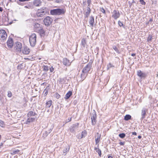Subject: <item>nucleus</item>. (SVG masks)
Returning <instances> with one entry per match:
<instances>
[{"label":"nucleus","mask_w":158,"mask_h":158,"mask_svg":"<svg viewBox=\"0 0 158 158\" xmlns=\"http://www.w3.org/2000/svg\"><path fill=\"white\" fill-rule=\"evenodd\" d=\"M66 10L64 8L62 9L57 8L50 10V14L52 15H60L64 14Z\"/></svg>","instance_id":"f257e3e1"},{"label":"nucleus","mask_w":158,"mask_h":158,"mask_svg":"<svg viewBox=\"0 0 158 158\" xmlns=\"http://www.w3.org/2000/svg\"><path fill=\"white\" fill-rule=\"evenodd\" d=\"M48 12V9L44 7L37 10L36 15L38 17H42L46 15Z\"/></svg>","instance_id":"f03ea898"},{"label":"nucleus","mask_w":158,"mask_h":158,"mask_svg":"<svg viewBox=\"0 0 158 158\" xmlns=\"http://www.w3.org/2000/svg\"><path fill=\"white\" fill-rule=\"evenodd\" d=\"M36 35L35 34H32L29 37V40L31 45L34 47L36 43Z\"/></svg>","instance_id":"7ed1b4c3"},{"label":"nucleus","mask_w":158,"mask_h":158,"mask_svg":"<svg viewBox=\"0 0 158 158\" xmlns=\"http://www.w3.org/2000/svg\"><path fill=\"white\" fill-rule=\"evenodd\" d=\"M88 70H81L79 71L78 75L80 76L82 81L84 79L87 75Z\"/></svg>","instance_id":"20e7f679"},{"label":"nucleus","mask_w":158,"mask_h":158,"mask_svg":"<svg viewBox=\"0 0 158 158\" xmlns=\"http://www.w3.org/2000/svg\"><path fill=\"white\" fill-rule=\"evenodd\" d=\"M53 19L49 16L45 18L44 20V22L45 26H48L52 23Z\"/></svg>","instance_id":"39448f33"},{"label":"nucleus","mask_w":158,"mask_h":158,"mask_svg":"<svg viewBox=\"0 0 158 158\" xmlns=\"http://www.w3.org/2000/svg\"><path fill=\"white\" fill-rule=\"evenodd\" d=\"M7 36L5 30H0V40L4 41L5 40Z\"/></svg>","instance_id":"423d86ee"},{"label":"nucleus","mask_w":158,"mask_h":158,"mask_svg":"<svg viewBox=\"0 0 158 158\" xmlns=\"http://www.w3.org/2000/svg\"><path fill=\"white\" fill-rule=\"evenodd\" d=\"M22 48V44L20 42H17L15 45L14 49L16 51L21 52Z\"/></svg>","instance_id":"0eeeda50"},{"label":"nucleus","mask_w":158,"mask_h":158,"mask_svg":"<svg viewBox=\"0 0 158 158\" xmlns=\"http://www.w3.org/2000/svg\"><path fill=\"white\" fill-rule=\"evenodd\" d=\"M148 109L145 107H143L141 110V117L140 118L141 120H143L144 118L147 115V113L148 111Z\"/></svg>","instance_id":"6e6552de"},{"label":"nucleus","mask_w":158,"mask_h":158,"mask_svg":"<svg viewBox=\"0 0 158 158\" xmlns=\"http://www.w3.org/2000/svg\"><path fill=\"white\" fill-rule=\"evenodd\" d=\"M43 27L42 25L38 23H35L34 25V31L37 32L41 30Z\"/></svg>","instance_id":"1a4fd4ad"},{"label":"nucleus","mask_w":158,"mask_h":158,"mask_svg":"<svg viewBox=\"0 0 158 158\" xmlns=\"http://www.w3.org/2000/svg\"><path fill=\"white\" fill-rule=\"evenodd\" d=\"M120 13L118 11L114 10L113 12L112 17L115 19H117L120 16Z\"/></svg>","instance_id":"9d476101"},{"label":"nucleus","mask_w":158,"mask_h":158,"mask_svg":"<svg viewBox=\"0 0 158 158\" xmlns=\"http://www.w3.org/2000/svg\"><path fill=\"white\" fill-rule=\"evenodd\" d=\"M96 114L95 112H94V114H91V118L92 125H94L96 124Z\"/></svg>","instance_id":"9b49d317"},{"label":"nucleus","mask_w":158,"mask_h":158,"mask_svg":"<svg viewBox=\"0 0 158 158\" xmlns=\"http://www.w3.org/2000/svg\"><path fill=\"white\" fill-rule=\"evenodd\" d=\"M137 74L139 77L141 78H145L147 75L145 73L141 71L140 70H139L137 71Z\"/></svg>","instance_id":"f8f14e48"},{"label":"nucleus","mask_w":158,"mask_h":158,"mask_svg":"<svg viewBox=\"0 0 158 158\" xmlns=\"http://www.w3.org/2000/svg\"><path fill=\"white\" fill-rule=\"evenodd\" d=\"M89 24L90 27L92 28L94 27V17L93 16H91L89 19Z\"/></svg>","instance_id":"ddd939ff"},{"label":"nucleus","mask_w":158,"mask_h":158,"mask_svg":"<svg viewBox=\"0 0 158 158\" xmlns=\"http://www.w3.org/2000/svg\"><path fill=\"white\" fill-rule=\"evenodd\" d=\"M7 44L9 48H12L13 45V39L11 38H9L7 41Z\"/></svg>","instance_id":"4468645a"},{"label":"nucleus","mask_w":158,"mask_h":158,"mask_svg":"<svg viewBox=\"0 0 158 158\" xmlns=\"http://www.w3.org/2000/svg\"><path fill=\"white\" fill-rule=\"evenodd\" d=\"M91 12V9L89 7H87L86 10H85V17L88 18Z\"/></svg>","instance_id":"2eb2a0df"},{"label":"nucleus","mask_w":158,"mask_h":158,"mask_svg":"<svg viewBox=\"0 0 158 158\" xmlns=\"http://www.w3.org/2000/svg\"><path fill=\"white\" fill-rule=\"evenodd\" d=\"M53 128V127H52L49 129L48 131H45L43 133V136L44 138L46 137L52 131V130Z\"/></svg>","instance_id":"dca6fc26"},{"label":"nucleus","mask_w":158,"mask_h":158,"mask_svg":"<svg viewBox=\"0 0 158 158\" xmlns=\"http://www.w3.org/2000/svg\"><path fill=\"white\" fill-rule=\"evenodd\" d=\"M30 52V49L27 47H24L22 50V53L25 54H28Z\"/></svg>","instance_id":"f3484780"},{"label":"nucleus","mask_w":158,"mask_h":158,"mask_svg":"<svg viewBox=\"0 0 158 158\" xmlns=\"http://www.w3.org/2000/svg\"><path fill=\"white\" fill-rule=\"evenodd\" d=\"M41 3L42 2L40 0H35L33 2V5L36 6H41Z\"/></svg>","instance_id":"a211bd4d"},{"label":"nucleus","mask_w":158,"mask_h":158,"mask_svg":"<svg viewBox=\"0 0 158 158\" xmlns=\"http://www.w3.org/2000/svg\"><path fill=\"white\" fill-rule=\"evenodd\" d=\"M93 61L90 60L89 63L85 66L83 69H91L92 68V64Z\"/></svg>","instance_id":"6ab92c4d"},{"label":"nucleus","mask_w":158,"mask_h":158,"mask_svg":"<svg viewBox=\"0 0 158 158\" xmlns=\"http://www.w3.org/2000/svg\"><path fill=\"white\" fill-rule=\"evenodd\" d=\"M70 147L69 146L67 145L66 146L63 150V152L64 156L69 151Z\"/></svg>","instance_id":"aec40b11"},{"label":"nucleus","mask_w":158,"mask_h":158,"mask_svg":"<svg viewBox=\"0 0 158 158\" xmlns=\"http://www.w3.org/2000/svg\"><path fill=\"white\" fill-rule=\"evenodd\" d=\"M63 63L66 66H69L70 63L69 60L66 58H64L63 59Z\"/></svg>","instance_id":"412c9836"},{"label":"nucleus","mask_w":158,"mask_h":158,"mask_svg":"<svg viewBox=\"0 0 158 158\" xmlns=\"http://www.w3.org/2000/svg\"><path fill=\"white\" fill-rule=\"evenodd\" d=\"M97 137L95 138V143L96 144H98L100 141L101 135L98 133H97Z\"/></svg>","instance_id":"4be33fe9"},{"label":"nucleus","mask_w":158,"mask_h":158,"mask_svg":"<svg viewBox=\"0 0 158 158\" xmlns=\"http://www.w3.org/2000/svg\"><path fill=\"white\" fill-rule=\"evenodd\" d=\"M72 94V93L71 91H69L66 94L64 97L65 99H68Z\"/></svg>","instance_id":"5701e85b"},{"label":"nucleus","mask_w":158,"mask_h":158,"mask_svg":"<svg viewBox=\"0 0 158 158\" xmlns=\"http://www.w3.org/2000/svg\"><path fill=\"white\" fill-rule=\"evenodd\" d=\"M98 146L97 148V147H95L94 149L95 150H96V152L98 153L99 156L100 157L101 155V150L99 149L98 148V147L99 146V144H98Z\"/></svg>","instance_id":"b1692460"},{"label":"nucleus","mask_w":158,"mask_h":158,"mask_svg":"<svg viewBox=\"0 0 158 158\" xmlns=\"http://www.w3.org/2000/svg\"><path fill=\"white\" fill-rule=\"evenodd\" d=\"M52 101L49 100L46 102V108H49L52 105Z\"/></svg>","instance_id":"393cba45"},{"label":"nucleus","mask_w":158,"mask_h":158,"mask_svg":"<svg viewBox=\"0 0 158 158\" xmlns=\"http://www.w3.org/2000/svg\"><path fill=\"white\" fill-rule=\"evenodd\" d=\"M49 89V86H47L46 88L44 89L43 93H44V95L45 96H46L48 94V92Z\"/></svg>","instance_id":"a878e982"},{"label":"nucleus","mask_w":158,"mask_h":158,"mask_svg":"<svg viewBox=\"0 0 158 158\" xmlns=\"http://www.w3.org/2000/svg\"><path fill=\"white\" fill-rule=\"evenodd\" d=\"M35 120V118L30 117H29V118H27V121L26 122V124H27L28 123H30L31 122H32Z\"/></svg>","instance_id":"bb28decb"},{"label":"nucleus","mask_w":158,"mask_h":158,"mask_svg":"<svg viewBox=\"0 0 158 158\" xmlns=\"http://www.w3.org/2000/svg\"><path fill=\"white\" fill-rule=\"evenodd\" d=\"M37 32L39 33L42 36L44 35L45 31L44 30L43 27H42V29H41V30H40L39 31H37Z\"/></svg>","instance_id":"cd10ccee"},{"label":"nucleus","mask_w":158,"mask_h":158,"mask_svg":"<svg viewBox=\"0 0 158 158\" xmlns=\"http://www.w3.org/2000/svg\"><path fill=\"white\" fill-rule=\"evenodd\" d=\"M35 112L32 111H30L27 114V115L28 117H31V116H34L35 115Z\"/></svg>","instance_id":"c85d7f7f"},{"label":"nucleus","mask_w":158,"mask_h":158,"mask_svg":"<svg viewBox=\"0 0 158 158\" xmlns=\"http://www.w3.org/2000/svg\"><path fill=\"white\" fill-rule=\"evenodd\" d=\"M131 116L129 114L126 115L124 118V119L126 121H128L131 119Z\"/></svg>","instance_id":"c756f323"},{"label":"nucleus","mask_w":158,"mask_h":158,"mask_svg":"<svg viewBox=\"0 0 158 158\" xmlns=\"http://www.w3.org/2000/svg\"><path fill=\"white\" fill-rule=\"evenodd\" d=\"M81 44L82 46L85 47L86 44V41L85 40L83 39L81 40Z\"/></svg>","instance_id":"7c9ffc66"},{"label":"nucleus","mask_w":158,"mask_h":158,"mask_svg":"<svg viewBox=\"0 0 158 158\" xmlns=\"http://www.w3.org/2000/svg\"><path fill=\"white\" fill-rule=\"evenodd\" d=\"M108 69L114 68V66L111 63H109L107 65Z\"/></svg>","instance_id":"2f4dec72"},{"label":"nucleus","mask_w":158,"mask_h":158,"mask_svg":"<svg viewBox=\"0 0 158 158\" xmlns=\"http://www.w3.org/2000/svg\"><path fill=\"white\" fill-rule=\"evenodd\" d=\"M112 48L117 53H119V51L116 46H113Z\"/></svg>","instance_id":"473e14b6"},{"label":"nucleus","mask_w":158,"mask_h":158,"mask_svg":"<svg viewBox=\"0 0 158 158\" xmlns=\"http://www.w3.org/2000/svg\"><path fill=\"white\" fill-rule=\"evenodd\" d=\"M152 39V36L151 35H149L147 38V41L148 42L151 41Z\"/></svg>","instance_id":"72a5a7b5"},{"label":"nucleus","mask_w":158,"mask_h":158,"mask_svg":"<svg viewBox=\"0 0 158 158\" xmlns=\"http://www.w3.org/2000/svg\"><path fill=\"white\" fill-rule=\"evenodd\" d=\"M78 125L79 123H77L75 124H73L72 127L75 129H76L78 127Z\"/></svg>","instance_id":"f704fd0d"},{"label":"nucleus","mask_w":158,"mask_h":158,"mask_svg":"<svg viewBox=\"0 0 158 158\" xmlns=\"http://www.w3.org/2000/svg\"><path fill=\"white\" fill-rule=\"evenodd\" d=\"M118 136L121 138H123L125 137L126 135L124 133H122L119 134Z\"/></svg>","instance_id":"c9c22d12"},{"label":"nucleus","mask_w":158,"mask_h":158,"mask_svg":"<svg viewBox=\"0 0 158 158\" xmlns=\"http://www.w3.org/2000/svg\"><path fill=\"white\" fill-rule=\"evenodd\" d=\"M5 123L3 121L0 120V126L2 127H3L5 126Z\"/></svg>","instance_id":"e433bc0d"},{"label":"nucleus","mask_w":158,"mask_h":158,"mask_svg":"<svg viewBox=\"0 0 158 158\" xmlns=\"http://www.w3.org/2000/svg\"><path fill=\"white\" fill-rule=\"evenodd\" d=\"M19 152V150L18 149L13 150V152L12 153V154L13 155H15V154H16L18 153Z\"/></svg>","instance_id":"4c0bfd02"},{"label":"nucleus","mask_w":158,"mask_h":158,"mask_svg":"<svg viewBox=\"0 0 158 158\" xmlns=\"http://www.w3.org/2000/svg\"><path fill=\"white\" fill-rule=\"evenodd\" d=\"M7 96L9 97H11L12 96V94L11 92L10 91H8Z\"/></svg>","instance_id":"58836bf2"},{"label":"nucleus","mask_w":158,"mask_h":158,"mask_svg":"<svg viewBox=\"0 0 158 158\" xmlns=\"http://www.w3.org/2000/svg\"><path fill=\"white\" fill-rule=\"evenodd\" d=\"M100 10L104 14H105L106 13L105 10L104 9L103 7L100 8Z\"/></svg>","instance_id":"ea45409f"},{"label":"nucleus","mask_w":158,"mask_h":158,"mask_svg":"<svg viewBox=\"0 0 158 158\" xmlns=\"http://www.w3.org/2000/svg\"><path fill=\"white\" fill-rule=\"evenodd\" d=\"M87 2V4H88V7H89L90 5L91 4V0H88Z\"/></svg>","instance_id":"a19ab883"},{"label":"nucleus","mask_w":158,"mask_h":158,"mask_svg":"<svg viewBox=\"0 0 158 158\" xmlns=\"http://www.w3.org/2000/svg\"><path fill=\"white\" fill-rule=\"evenodd\" d=\"M55 96L57 99H59L60 97V95L57 93L55 94Z\"/></svg>","instance_id":"79ce46f5"},{"label":"nucleus","mask_w":158,"mask_h":158,"mask_svg":"<svg viewBox=\"0 0 158 158\" xmlns=\"http://www.w3.org/2000/svg\"><path fill=\"white\" fill-rule=\"evenodd\" d=\"M139 1L141 4L143 5H144L145 4V2L143 0H139Z\"/></svg>","instance_id":"37998d69"},{"label":"nucleus","mask_w":158,"mask_h":158,"mask_svg":"<svg viewBox=\"0 0 158 158\" xmlns=\"http://www.w3.org/2000/svg\"><path fill=\"white\" fill-rule=\"evenodd\" d=\"M153 21V19L152 18H150L149 20L147 23V24L149 25L150 22H152Z\"/></svg>","instance_id":"c03bdc74"},{"label":"nucleus","mask_w":158,"mask_h":158,"mask_svg":"<svg viewBox=\"0 0 158 158\" xmlns=\"http://www.w3.org/2000/svg\"><path fill=\"white\" fill-rule=\"evenodd\" d=\"M118 24L120 27H121L123 25V23L120 21H118Z\"/></svg>","instance_id":"a18cd8bd"},{"label":"nucleus","mask_w":158,"mask_h":158,"mask_svg":"<svg viewBox=\"0 0 158 158\" xmlns=\"http://www.w3.org/2000/svg\"><path fill=\"white\" fill-rule=\"evenodd\" d=\"M75 129L73 128V127H71L70 129V131L71 132L73 133L75 131Z\"/></svg>","instance_id":"49530a36"},{"label":"nucleus","mask_w":158,"mask_h":158,"mask_svg":"<svg viewBox=\"0 0 158 158\" xmlns=\"http://www.w3.org/2000/svg\"><path fill=\"white\" fill-rule=\"evenodd\" d=\"M63 0H56V2L58 3H61L62 2Z\"/></svg>","instance_id":"de8ad7c7"},{"label":"nucleus","mask_w":158,"mask_h":158,"mask_svg":"<svg viewBox=\"0 0 158 158\" xmlns=\"http://www.w3.org/2000/svg\"><path fill=\"white\" fill-rule=\"evenodd\" d=\"M119 144H120V145H123L125 144V142H121L119 143Z\"/></svg>","instance_id":"09e8293b"},{"label":"nucleus","mask_w":158,"mask_h":158,"mask_svg":"<svg viewBox=\"0 0 158 158\" xmlns=\"http://www.w3.org/2000/svg\"><path fill=\"white\" fill-rule=\"evenodd\" d=\"M71 118H69L67 120V122H70L71 121Z\"/></svg>","instance_id":"8fccbe9b"},{"label":"nucleus","mask_w":158,"mask_h":158,"mask_svg":"<svg viewBox=\"0 0 158 158\" xmlns=\"http://www.w3.org/2000/svg\"><path fill=\"white\" fill-rule=\"evenodd\" d=\"M83 134H84V132H82L81 133V137H80V138H79V139H81L82 138H83V137H84V136L83 135Z\"/></svg>","instance_id":"3c124183"},{"label":"nucleus","mask_w":158,"mask_h":158,"mask_svg":"<svg viewBox=\"0 0 158 158\" xmlns=\"http://www.w3.org/2000/svg\"><path fill=\"white\" fill-rule=\"evenodd\" d=\"M132 134L133 135H136L137 133L136 132H132Z\"/></svg>","instance_id":"603ef678"},{"label":"nucleus","mask_w":158,"mask_h":158,"mask_svg":"<svg viewBox=\"0 0 158 158\" xmlns=\"http://www.w3.org/2000/svg\"><path fill=\"white\" fill-rule=\"evenodd\" d=\"M3 144L2 143H0V148L2 146Z\"/></svg>","instance_id":"864d4df0"},{"label":"nucleus","mask_w":158,"mask_h":158,"mask_svg":"<svg viewBox=\"0 0 158 158\" xmlns=\"http://www.w3.org/2000/svg\"><path fill=\"white\" fill-rule=\"evenodd\" d=\"M136 54H135V53H132L131 54V56H135Z\"/></svg>","instance_id":"5fc2aeb1"},{"label":"nucleus","mask_w":158,"mask_h":158,"mask_svg":"<svg viewBox=\"0 0 158 158\" xmlns=\"http://www.w3.org/2000/svg\"><path fill=\"white\" fill-rule=\"evenodd\" d=\"M3 10V8L2 7H0V11H2Z\"/></svg>","instance_id":"6e6d98bb"},{"label":"nucleus","mask_w":158,"mask_h":158,"mask_svg":"<svg viewBox=\"0 0 158 158\" xmlns=\"http://www.w3.org/2000/svg\"><path fill=\"white\" fill-rule=\"evenodd\" d=\"M138 138L139 139H140L141 138V136H140V135H139L138 136Z\"/></svg>","instance_id":"4d7b16f0"},{"label":"nucleus","mask_w":158,"mask_h":158,"mask_svg":"<svg viewBox=\"0 0 158 158\" xmlns=\"http://www.w3.org/2000/svg\"><path fill=\"white\" fill-rule=\"evenodd\" d=\"M108 158H113L112 157L110 156H109L108 157Z\"/></svg>","instance_id":"13d9d810"},{"label":"nucleus","mask_w":158,"mask_h":158,"mask_svg":"<svg viewBox=\"0 0 158 158\" xmlns=\"http://www.w3.org/2000/svg\"><path fill=\"white\" fill-rule=\"evenodd\" d=\"M50 72H53L54 70H51V69H50Z\"/></svg>","instance_id":"bf43d9fd"},{"label":"nucleus","mask_w":158,"mask_h":158,"mask_svg":"<svg viewBox=\"0 0 158 158\" xmlns=\"http://www.w3.org/2000/svg\"><path fill=\"white\" fill-rule=\"evenodd\" d=\"M1 135H0V140L1 139Z\"/></svg>","instance_id":"052dcab7"},{"label":"nucleus","mask_w":158,"mask_h":158,"mask_svg":"<svg viewBox=\"0 0 158 158\" xmlns=\"http://www.w3.org/2000/svg\"><path fill=\"white\" fill-rule=\"evenodd\" d=\"M133 2H134V1L133 0L132 3H133Z\"/></svg>","instance_id":"680f3d73"},{"label":"nucleus","mask_w":158,"mask_h":158,"mask_svg":"<svg viewBox=\"0 0 158 158\" xmlns=\"http://www.w3.org/2000/svg\"><path fill=\"white\" fill-rule=\"evenodd\" d=\"M27 59H28V60H30V59L29 58H27Z\"/></svg>","instance_id":"e2e57ef3"},{"label":"nucleus","mask_w":158,"mask_h":158,"mask_svg":"<svg viewBox=\"0 0 158 158\" xmlns=\"http://www.w3.org/2000/svg\"><path fill=\"white\" fill-rule=\"evenodd\" d=\"M45 70H47V71L48 70H46V69H45Z\"/></svg>","instance_id":"0e129e2a"},{"label":"nucleus","mask_w":158,"mask_h":158,"mask_svg":"<svg viewBox=\"0 0 158 158\" xmlns=\"http://www.w3.org/2000/svg\"><path fill=\"white\" fill-rule=\"evenodd\" d=\"M25 7L27 8V6H25Z\"/></svg>","instance_id":"69168bd1"},{"label":"nucleus","mask_w":158,"mask_h":158,"mask_svg":"<svg viewBox=\"0 0 158 158\" xmlns=\"http://www.w3.org/2000/svg\"><path fill=\"white\" fill-rule=\"evenodd\" d=\"M6 18L7 19H8L6 17Z\"/></svg>","instance_id":"338daca9"},{"label":"nucleus","mask_w":158,"mask_h":158,"mask_svg":"<svg viewBox=\"0 0 158 158\" xmlns=\"http://www.w3.org/2000/svg\"><path fill=\"white\" fill-rule=\"evenodd\" d=\"M10 1H11L12 0H9Z\"/></svg>","instance_id":"774afa93"}]
</instances>
